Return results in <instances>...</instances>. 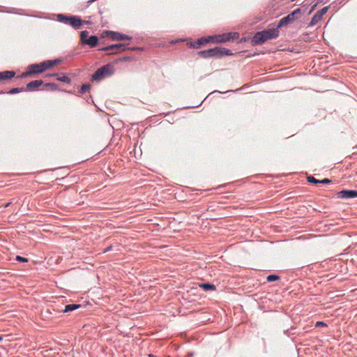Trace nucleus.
Returning <instances> with one entry per match:
<instances>
[{
  "instance_id": "nucleus-18",
  "label": "nucleus",
  "mask_w": 357,
  "mask_h": 357,
  "mask_svg": "<svg viewBox=\"0 0 357 357\" xmlns=\"http://www.w3.org/2000/svg\"><path fill=\"white\" fill-rule=\"evenodd\" d=\"M89 35V32L87 31H83L80 33V40L82 44H85L87 40V37Z\"/></svg>"
},
{
  "instance_id": "nucleus-22",
  "label": "nucleus",
  "mask_w": 357,
  "mask_h": 357,
  "mask_svg": "<svg viewBox=\"0 0 357 357\" xmlns=\"http://www.w3.org/2000/svg\"><path fill=\"white\" fill-rule=\"evenodd\" d=\"M307 181L310 183H314V184H317V183H320V180H317L314 177L311 176L307 177Z\"/></svg>"
},
{
  "instance_id": "nucleus-32",
  "label": "nucleus",
  "mask_w": 357,
  "mask_h": 357,
  "mask_svg": "<svg viewBox=\"0 0 357 357\" xmlns=\"http://www.w3.org/2000/svg\"><path fill=\"white\" fill-rule=\"evenodd\" d=\"M149 357H155V356H153V354H149Z\"/></svg>"
},
{
  "instance_id": "nucleus-31",
  "label": "nucleus",
  "mask_w": 357,
  "mask_h": 357,
  "mask_svg": "<svg viewBox=\"0 0 357 357\" xmlns=\"http://www.w3.org/2000/svg\"><path fill=\"white\" fill-rule=\"evenodd\" d=\"M10 204H11V202H8V203H7L6 204H5L4 207H5V208H7V207H8Z\"/></svg>"
},
{
  "instance_id": "nucleus-16",
  "label": "nucleus",
  "mask_w": 357,
  "mask_h": 357,
  "mask_svg": "<svg viewBox=\"0 0 357 357\" xmlns=\"http://www.w3.org/2000/svg\"><path fill=\"white\" fill-rule=\"evenodd\" d=\"M80 307H81V305H79V304H69V305H66L65 306V308L63 310V312H71L73 310H77V309L79 308Z\"/></svg>"
},
{
  "instance_id": "nucleus-23",
  "label": "nucleus",
  "mask_w": 357,
  "mask_h": 357,
  "mask_svg": "<svg viewBox=\"0 0 357 357\" xmlns=\"http://www.w3.org/2000/svg\"><path fill=\"white\" fill-rule=\"evenodd\" d=\"M22 91V89L14 88V89H12L8 93L10 94H15V93L21 92Z\"/></svg>"
},
{
  "instance_id": "nucleus-7",
  "label": "nucleus",
  "mask_w": 357,
  "mask_h": 357,
  "mask_svg": "<svg viewBox=\"0 0 357 357\" xmlns=\"http://www.w3.org/2000/svg\"><path fill=\"white\" fill-rule=\"evenodd\" d=\"M328 10V7L326 6V7H324L323 8H321V10H318L314 14V15L312 17V18L310 21V25L313 26V25H315L316 24H317L318 22H319L322 19L324 15H325L326 13Z\"/></svg>"
},
{
  "instance_id": "nucleus-28",
  "label": "nucleus",
  "mask_w": 357,
  "mask_h": 357,
  "mask_svg": "<svg viewBox=\"0 0 357 357\" xmlns=\"http://www.w3.org/2000/svg\"><path fill=\"white\" fill-rule=\"evenodd\" d=\"M112 246H109V247H107V248H105V249L104 250V252H109V250H112Z\"/></svg>"
},
{
  "instance_id": "nucleus-21",
  "label": "nucleus",
  "mask_w": 357,
  "mask_h": 357,
  "mask_svg": "<svg viewBox=\"0 0 357 357\" xmlns=\"http://www.w3.org/2000/svg\"><path fill=\"white\" fill-rule=\"evenodd\" d=\"M89 89H90V85L89 84H83L82 86L81 89H80L79 92L81 93H84L86 91H88Z\"/></svg>"
},
{
  "instance_id": "nucleus-25",
  "label": "nucleus",
  "mask_w": 357,
  "mask_h": 357,
  "mask_svg": "<svg viewBox=\"0 0 357 357\" xmlns=\"http://www.w3.org/2000/svg\"><path fill=\"white\" fill-rule=\"evenodd\" d=\"M46 86H48L51 87V89L52 90H56V88H57L56 84H54V83H48V84H46Z\"/></svg>"
},
{
  "instance_id": "nucleus-35",
  "label": "nucleus",
  "mask_w": 357,
  "mask_h": 357,
  "mask_svg": "<svg viewBox=\"0 0 357 357\" xmlns=\"http://www.w3.org/2000/svg\"><path fill=\"white\" fill-rule=\"evenodd\" d=\"M95 1V0H91V1H90V2H92V1Z\"/></svg>"
},
{
  "instance_id": "nucleus-34",
  "label": "nucleus",
  "mask_w": 357,
  "mask_h": 357,
  "mask_svg": "<svg viewBox=\"0 0 357 357\" xmlns=\"http://www.w3.org/2000/svg\"><path fill=\"white\" fill-rule=\"evenodd\" d=\"M1 340H2V337H1V336H0V341H1Z\"/></svg>"
},
{
  "instance_id": "nucleus-1",
  "label": "nucleus",
  "mask_w": 357,
  "mask_h": 357,
  "mask_svg": "<svg viewBox=\"0 0 357 357\" xmlns=\"http://www.w3.org/2000/svg\"><path fill=\"white\" fill-rule=\"evenodd\" d=\"M279 28L269 29L263 31L256 33L252 38V43L253 45H259L268 40L276 38L279 36Z\"/></svg>"
},
{
  "instance_id": "nucleus-13",
  "label": "nucleus",
  "mask_w": 357,
  "mask_h": 357,
  "mask_svg": "<svg viewBox=\"0 0 357 357\" xmlns=\"http://www.w3.org/2000/svg\"><path fill=\"white\" fill-rule=\"evenodd\" d=\"M15 76L13 71H4L0 73V80L8 79Z\"/></svg>"
},
{
  "instance_id": "nucleus-3",
  "label": "nucleus",
  "mask_w": 357,
  "mask_h": 357,
  "mask_svg": "<svg viewBox=\"0 0 357 357\" xmlns=\"http://www.w3.org/2000/svg\"><path fill=\"white\" fill-rule=\"evenodd\" d=\"M237 33H228L222 35L215 36V37L209 36L208 38H202L198 40L197 43L199 45L208 43L212 40H215L216 43H225L231 40V36H236Z\"/></svg>"
},
{
  "instance_id": "nucleus-33",
  "label": "nucleus",
  "mask_w": 357,
  "mask_h": 357,
  "mask_svg": "<svg viewBox=\"0 0 357 357\" xmlns=\"http://www.w3.org/2000/svg\"><path fill=\"white\" fill-rule=\"evenodd\" d=\"M188 356H189L190 357H192V354H189Z\"/></svg>"
},
{
  "instance_id": "nucleus-8",
  "label": "nucleus",
  "mask_w": 357,
  "mask_h": 357,
  "mask_svg": "<svg viewBox=\"0 0 357 357\" xmlns=\"http://www.w3.org/2000/svg\"><path fill=\"white\" fill-rule=\"evenodd\" d=\"M106 33L113 40H118V41H121V40H131V37L128 36V35H125V34H122V33H118V32H114V31H106Z\"/></svg>"
},
{
  "instance_id": "nucleus-5",
  "label": "nucleus",
  "mask_w": 357,
  "mask_h": 357,
  "mask_svg": "<svg viewBox=\"0 0 357 357\" xmlns=\"http://www.w3.org/2000/svg\"><path fill=\"white\" fill-rule=\"evenodd\" d=\"M203 57L208 58L211 56H221L222 55H231V52L229 50L225 48H213L208 50L201 51L199 53Z\"/></svg>"
},
{
  "instance_id": "nucleus-17",
  "label": "nucleus",
  "mask_w": 357,
  "mask_h": 357,
  "mask_svg": "<svg viewBox=\"0 0 357 357\" xmlns=\"http://www.w3.org/2000/svg\"><path fill=\"white\" fill-rule=\"evenodd\" d=\"M199 287H202L205 291H211L215 290V286L209 283H202L199 284Z\"/></svg>"
},
{
  "instance_id": "nucleus-4",
  "label": "nucleus",
  "mask_w": 357,
  "mask_h": 357,
  "mask_svg": "<svg viewBox=\"0 0 357 357\" xmlns=\"http://www.w3.org/2000/svg\"><path fill=\"white\" fill-rule=\"evenodd\" d=\"M57 19L59 22L70 24L75 29H79L83 23V21L77 16L67 17L63 14H59Z\"/></svg>"
},
{
  "instance_id": "nucleus-11",
  "label": "nucleus",
  "mask_w": 357,
  "mask_h": 357,
  "mask_svg": "<svg viewBox=\"0 0 357 357\" xmlns=\"http://www.w3.org/2000/svg\"><path fill=\"white\" fill-rule=\"evenodd\" d=\"M296 18L297 17L294 16V13H290L287 15L286 17L282 18L280 20L277 26L278 28H281L284 26L287 25L289 23L293 22Z\"/></svg>"
},
{
  "instance_id": "nucleus-19",
  "label": "nucleus",
  "mask_w": 357,
  "mask_h": 357,
  "mask_svg": "<svg viewBox=\"0 0 357 357\" xmlns=\"http://www.w3.org/2000/svg\"><path fill=\"white\" fill-rule=\"evenodd\" d=\"M40 68H42L40 63V64H33V65L30 66V67H29L31 73H40L41 72L35 71V70H39Z\"/></svg>"
},
{
  "instance_id": "nucleus-15",
  "label": "nucleus",
  "mask_w": 357,
  "mask_h": 357,
  "mask_svg": "<svg viewBox=\"0 0 357 357\" xmlns=\"http://www.w3.org/2000/svg\"><path fill=\"white\" fill-rule=\"evenodd\" d=\"M47 76H57V77H56L57 80H59L60 82H65V83H68V84H69L71 81L70 79L65 75H62L59 76L57 74H52V75H47Z\"/></svg>"
},
{
  "instance_id": "nucleus-12",
  "label": "nucleus",
  "mask_w": 357,
  "mask_h": 357,
  "mask_svg": "<svg viewBox=\"0 0 357 357\" xmlns=\"http://www.w3.org/2000/svg\"><path fill=\"white\" fill-rule=\"evenodd\" d=\"M42 84H43V81L37 79V80H33V81L29 82L26 85V87L28 89L31 90L33 89L39 87Z\"/></svg>"
},
{
  "instance_id": "nucleus-27",
  "label": "nucleus",
  "mask_w": 357,
  "mask_h": 357,
  "mask_svg": "<svg viewBox=\"0 0 357 357\" xmlns=\"http://www.w3.org/2000/svg\"><path fill=\"white\" fill-rule=\"evenodd\" d=\"M301 8H297L294 11H293L291 13H294V17H297L296 15L301 13Z\"/></svg>"
},
{
  "instance_id": "nucleus-30",
  "label": "nucleus",
  "mask_w": 357,
  "mask_h": 357,
  "mask_svg": "<svg viewBox=\"0 0 357 357\" xmlns=\"http://www.w3.org/2000/svg\"><path fill=\"white\" fill-rule=\"evenodd\" d=\"M238 37V34L237 33V35H236V36H231V39L234 40V39L237 38Z\"/></svg>"
},
{
  "instance_id": "nucleus-6",
  "label": "nucleus",
  "mask_w": 357,
  "mask_h": 357,
  "mask_svg": "<svg viewBox=\"0 0 357 357\" xmlns=\"http://www.w3.org/2000/svg\"><path fill=\"white\" fill-rule=\"evenodd\" d=\"M126 50V45L122 43L115 44L102 47V51H111L112 54H117Z\"/></svg>"
},
{
  "instance_id": "nucleus-2",
  "label": "nucleus",
  "mask_w": 357,
  "mask_h": 357,
  "mask_svg": "<svg viewBox=\"0 0 357 357\" xmlns=\"http://www.w3.org/2000/svg\"><path fill=\"white\" fill-rule=\"evenodd\" d=\"M114 73V68L110 64H107L98 68L92 75L93 80L100 81L105 77L111 76Z\"/></svg>"
},
{
  "instance_id": "nucleus-24",
  "label": "nucleus",
  "mask_w": 357,
  "mask_h": 357,
  "mask_svg": "<svg viewBox=\"0 0 357 357\" xmlns=\"http://www.w3.org/2000/svg\"><path fill=\"white\" fill-rule=\"evenodd\" d=\"M16 260L18 261H21V262H27L28 261V259L27 258L22 257H20V256H17L16 257Z\"/></svg>"
},
{
  "instance_id": "nucleus-14",
  "label": "nucleus",
  "mask_w": 357,
  "mask_h": 357,
  "mask_svg": "<svg viewBox=\"0 0 357 357\" xmlns=\"http://www.w3.org/2000/svg\"><path fill=\"white\" fill-rule=\"evenodd\" d=\"M98 41V37L96 36H92L87 39L85 44L89 45L90 47H95L97 45Z\"/></svg>"
},
{
  "instance_id": "nucleus-9",
  "label": "nucleus",
  "mask_w": 357,
  "mask_h": 357,
  "mask_svg": "<svg viewBox=\"0 0 357 357\" xmlns=\"http://www.w3.org/2000/svg\"><path fill=\"white\" fill-rule=\"evenodd\" d=\"M337 196L340 199L355 198L357 197V191L344 190L337 192Z\"/></svg>"
},
{
  "instance_id": "nucleus-26",
  "label": "nucleus",
  "mask_w": 357,
  "mask_h": 357,
  "mask_svg": "<svg viewBox=\"0 0 357 357\" xmlns=\"http://www.w3.org/2000/svg\"><path fill=\"white\" fill-rule=\"evenodd\" d=\"M331 183V181L328 178H324L323 180H320V183H324V184H326V183Z\"/></svg>"
},
{
  "instance_id": "nucleus-29",
  "label": "nucleus",
  "mask_w": 357,
  "mask_h": 357,
  "mask_svg": "<svg viewBox=\"0 0 357 357\" xmlns=\"http://www.w3.org/2000/svg\"><path fill=\"white\" fill-rule=\"evenodd\" d=\"M322 325H326L324 322H321V321H318L317 323V326H322Z\"/></svg>"
},
{
  "instance_id": "nucleus-10",
  "label": "nucleus",
  "mask_w": 357,
  "mask_h": 357,
  "mask_svg": "<svg viewBox=\"0 0 357 357\" xmlns=\"http://www.w3.org/2000/svg\"><path fill=\"white\" fill-rule=\"evenodd\" d=\"M60 61H61L59 59L49 60V61H44L43 63H40V66H41L42 68H40L39 70H35V71L43 73L46 69H49V68L53 67L54 66L59 64L60 63Z\"/></svg>"
},
{
  "instance_id": "nucleus-20",
  "label": "nucleus",
  "mask_w": 357,
  "mask_h": 357,
  "mask_svg": "<svg viewBox=\"0 0 357 357\" xmlns=\"http://www.w3.org/2000/svg\"><path fill=\"white\" fill-rule=\"evenodd\" d=\"M280 277L276 275H270L267 277L266 280L268 282H273L279 280Z\"/></svg>"
}]
</instances>
